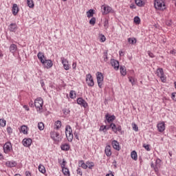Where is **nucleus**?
<instances>
[{
  "instance_id": "obj_40",
  "label": "nucleus",
  "mask_w": 176,
  "mask_h": 176,
  "mask_svg": "<svg viewBox=\"0 0 176 176\" xmlns=\"http://www.w3.org/2000/svg\"><path fill=\"white\" fill-rule=\"evenodd\" d=\"M38 129L40 131H42L45 129V124H43V122H38Z\"/></svg>"
},
{
  "instance_id": "obj_30",
  "label": "nucleus",
  "mask_w": 176,
  "mask_h": 176,
  "mask_svg": "<svg viewBox=\"0 0 176 176\" xmlns=\"http://www.w3.org/2000/svg\"><path fill=\"white\" fill-rule=\"evenodd\" d=\"M120 74L122 75V76H126L127 72L126 70V67L124 66H120Z\"/></svg>"
},
{
  "instance_id": "obj_14",
  "label": "nucleus",
  "mask_w": 176,
  "mask_h": 176,
  "mask_svg": "<svg viewBox=\"0 0 176 176\" xmlns=\"http://www.w3.org/2000/svg\"><path fill=\"white\" fill-rule=\"evenodd\" d=\"M22 142L24 146H26V148H28L31 146V144H32V140H31V138H28V139L25 138L23 140Z\"/></svg>"
},
{
  "instance_id": "obj_44",
  "label": "nucleus",
  "mask_w": 176,
  "mask_h": 176,
  "mask_svg": "<svg viewBox=\"0 0 176 176\" xmlns=\"http://www.w3.org/2000/svg\"><path fill=\"white\" fill-rule=\"evenodd\" d=\"M129 80L131 82L132 86H134V85H135V79H134L133 77H129Z\"/></svg>"
},
{
  "instance_id": "obj_54",
  "label": "nucleus",
  "mask_w": 176,
  "mask_h": 176,
  "mask_svg": "<svg viewBox=\"0 0 176 176\" xmlns=\"http://www.w3.org/2000/svg\"><path fill=\"white\" fill-rule=\"evenodd\" d=\"M105 41H107V38L105 37V36L104 34H101L100 35V41L105 42Z\"/></svg>"
},
{
  "instance_id": "obj_10",
  "label": "nucleus",
  "mask_w": 176,
  "mask_h": 176,
  "mask_svg": "<svg viewBox=\"0 0 176 176\" xmlns=\"http://www.w3.org/2000/svg\"><path fill=\"white\" fill-rule=\"evenodd\" d=\"M101 9L102 14H108L112 12V8L108 5H102Z\"/></svg>"
},
{
  "instance_id": "obj_46",
  "label": "nucleus",
  "mask_w": 176,
  "mask_h": 176,
  "mask_svg": "<svg viewBox=\"0 0 176 176\" xmlns=\"http://www.w3.org/2000/svg\"><path fill=\"white\" fill-rule=\"evenodd\" d=\"M7 133L9 134V135H11L13 133V129H12V127H7Z\"/></svg>"
},
{
  "instance_id": "obj_27",
  "label": "nucleus",
  "mask_w": 176,
  "mask_h": 176,
  "mask_svg": "<svg viewBox=\"0 0 176 176\" xmlns=\"http://www.w3.org/2000/svg\"><path fill=\"white\" fill-rule=\"evenodd\" d=\"M105 127V130H109V129H111L112 131H115V123L111 122L109 125H104Z\"/></svg>"
},
{
  "instance_id": "obj_26",
  "label": "nucleus",
  "mask_w": 176,
  "mask_h": 176,
  "mask_svg": "<svg viewBox=\"0 0 176 176\" xmlns=\"http://www.w3.org/2000/svg\"><path fill=\"white\" fill-rule=\"evenodd\" d=\"M71 146L69 144L65 143L60 145V148L62 151H68L70 149Z\"/></svg>"
},
{
  "instance_id": "obj_3",
  "label": "nucleus",
  "mask_w": 176,
  "mask_h": 176,
  "mask_svg": "<svg viewBox=\"0 0 176 176\" xmlns=\"http://www.w3.org/2000/svg\"><path fill=\"white\" fill-rule=\"evenodd\" d=\"M154 6L157 10H164L166 9V4L163 0H155Z\"/></svg>"
},
{
  "instance_id": "obj_5",
  "label": "nucleus",
  "mask_w": 176,
  "mask_h": 176,
  "mask_svg": "<svg viewBox=\"0 0 176 176\" xmlns=\"http://www.w3.org/2000/svg\"><path fill=\"white\" fill-rule=\"evenodd\" d=\"M96 79L98 87L102 89V82H104V75H102V73L98 72L96 73Z\"/></svg>"
},
{
  "instance_id": "obj_63",
  "label": "nucleus",
  "mask_w": 176,
  "mask_h": 176,
  "mask_svg": "<svg viewBox=\"0 0 176 176\" xmlns=\"http://www.w3.org/2000/svg\"><path fill=\"white\" fill-rule=\"evenodd\" d=\"M25 176H31V173L28 170L25 171Z\"/></svg>"
},
{
  "instance_id": "obj_62",
  "label": "nucleus",
  "mask_w": 176,
  "mask_h": 176,
  "mask_svg": "<svg viewBox=\"0 0 176 176\" xmlns=\"http://www.w3.org/2000/svg\"><path fill=\"white\" fill-rule=\"evenodd\" d=\"M107 52L104 54V60L107 61L108 60V56L107 55Z\"/></svg>"
},
{
  "instance_id": "obj_4",
  "label": "nucleus",
  "mask_w": 176,
  "mask_h": 176,
  "mask_svg": "<svg viewBox=\"0 0 176 176\" xmlns=\"http://www.w3.org/2000/svg\"><path fill=\"white\" fill-rule=\"evenodd\" d=\"M3 151L6 155H9L10 152H13V147L12 146V142H7L3 146Z\"/></svg>"
},
{
  "instance_id": "obj_18",
  "label": "nucleus",
  "mask_w": 176,
  "mask_h": 176,
  "mask_svg": "<svg viewBox=\"0 0 176 176\" xmlns=\"http://www.w3.org/2000/svg\"><path fill=\"white\" fill-rule=\"evenodd\" d=\"M113 133L115 134H118V133H120V134H123V133H124L122 130V126L120 125H118L116 126V124H114V131H113Z\"/></svg>"
},
{
  "instance_id": "obj_45",
  "label": "nucleus",
  "mask_w": 176,
  "mask_h": 176,
  "mask_svg": "<svg viewBox=\"0 0 176 176\" xmlns=\"http://www.w3.org/2000/svg\"><path fill=\"white\" fill-rule=\"evenodd\" d=\"M63 112L64 115H65V116H67V115H69V112H71V111L69 110V109H63Z\"/></svg>"
},
{
  "instance_id": "obj_19",
  "label": "nucleus",
  "mask_w": 176,
  "mask_h": 176,
  "mask_svg": "<svg viewBox=\"0 0 176 176\" xmlns=\"http://www.w3.org/2000/svg\"><path fill=\"white\" fill-rule=\"evenodd\" d=\"M19 10H20V8L17 6V4H16V3L13 4L12 10V14L14 16H17V14L19 13Z\"/></svg>"
},
{
  "instance_id": "obj_1",
  "label": "nucleus",
  "mask_w": 176,
  "mask_h": 176,
  "mask_svg": "<svg viewBox=\"0 0 176 176\" xmlns=\"http://www.w3.org/2000/svg\"><path fill=\"white\" fill-rule=\"evenodd\" d=\"M65 135L67 141L69 142H72L74 140V134H72V128L70 125H67L65 126Z\"/></svg>"
},
{
  "instance_id": "obj_41",
  "label": "nucleus",
  "mask_w": 176,
  "mask_h": 176,
  "mask_svg": "<svg viewBox=\"0 0 176 176\" xmlns=\"http://www.w3.org/2000/svg\"><path fill=\"white\" fill-rule=\"evenodd\" d=\"M109 27V21H108V19H105L104 21V28H105V30H108Z\"/></svg>"
},
{
  "instance_id": "obj_35",
  "label": "nucleus",
  "mask_w": 176,
  "mask_h": 176,
  "mask_svg": "<svg viewBox=\"0 0 176 176\" xmlns=\"http://www.w3.org/2000/svg\"><path fill=\"white\" fill-rule=\"evenodd\" d=\"M93 167H94V162H87V168H89V170H93Z\"/></svg>"
},
{
  "instance_id": "obj_43",
  "label": "nucleus",
  "mask_w": 176,
  "mask_h": 176,
  "mask_svg": "<svg viewBox=\"0 0 176 176\" xmlns=\"http://www.w3.org/2000/svg\"><path fill=\"white\" fill-rule=\"evenodd\" d=\"M134 23H135L136 24H140V23H141V19H140L139 16H135Z\"/></svg>"
},
{
  "instance_id": "obj_8",
  "label": "nucleus",
  "mask_w": 176,
  "mask_h": 176,
  "mask_svg": "<svg viewBox=\"0 0 176 176\" xmlns=\"http://www.w3.org/2000/svg\"><path fill=\"white\" fill-rule=\"evenodd\" d=\"M86 82L89 87H93L94 86V80L91 74H88L86 75Z\"/></svg>"
},
{
  "instance_id": "obj_42",
  "label": "nucleus",
  "mask_w": 176,
  "mask_h": 176,
  "mask_svg": "<svg viewBox=\"0 0 176 176\" xmlns=\"http://www.w3.org/2000/svg\"><path fill=\"white\" fill-rule=\"evenodd\" d=\"M0 126H1V127H5L6 126V120L0 119Z\"/></svg>"
},
{
  "instance_id": "obj_37",
  "label": "nucleus",
  "mask_w": 176,
  "mask_h": 176,
  "mask_svg": "<svg viewBox=\"0 0 176 176\" xmlns=\"http://www.w3.org/2000/svg\"><path fill=\"white\" fill-rule=\"evenodd\" d=\"M27 5L31 9H32V8H34V6H35V4H34L33 0H27Z\"/></svg>"
},
{
  "instance_id": "obj_59",
  "label": "nucleus",
  "mask_w": 176,
  "mask_h": 176,
  "mask_svg": "<svg viewBox=\"0 0 176 176\" xmlns=\"http://www.w3.org/2000/svg\"><path fill=\"white\" fill-rule=\"evenodd\" d=\"M72 68L74 71L76 70V62L72 63Z\"/></svg>"
},
{
  "instance_id": "obj_17",
  "label": "nucleus",
  "mask_w": 176,
  "mask_h": 176,
  "mask_svg": "<svg viewBox=\"0 0 176 176\" xmlns=\"http://www.w3.org/2000/svg\"><path fill=\"white\" fill-rule=\"evenodd\" d=\"M8 30L10 32H16L17 31V24L14 23H12L8 26Z\"/></svg>"
},
{
  "instance_id": "obj_11",
  "label": "nucleus",
  "mask_w": 176,
  "mask_h": 176,
  "mask_svg": "<svg viewBox=\"0 0 176 176\" xmlns=\"http://www.w3.org/2000/svg\"><path fill=\"white\" fill-rule=\"evenodd\" d=\"M77 104L83 108H87V107H89V104H87V102H86L83 98H78L77 99Z\"/></svg>"
},
{
  "instance_id": "obj_31",
  "label": "nucleus",
  "mask_w": 176,
  "mask_h": 176,
  "mask_svg": "<svg viewBox=\"0 0 176 176\" xmlns=\"http://www.w3.org/2000/svg\"><path fill=\"white\" fill-rule=\"evenodd\" d=\"M131 157L133 160H138V155H137V151H133L131 153Z\"/></svg>"
},
{
  "instance_id": "obj_56",
  "label": "nucleus",
  "mask_w": 176,
  "mask_h": 176,
  "mask_svg": "<svg viewBox=\"0 0 176 176\" xmlns=\"http://www.w3.org/2000/svg\"><path fill=\"white\" fill-rule=\"evenodd\" d=\"M105 129H107L105 126H104V125H102V126H100V129H99V131H103V133H105V131H107L106 130H105Z\"/></svg>"
},
{
  "instance_id": "obj_38",
  "label": "nucleus",
  "mask_w": 176,
  "mask_h": 176,
  "mask_svg": "<svg viewBox=\"0 0 176 176\" xmlns=\"http://www.w3.org/2000/svg\"><path fill=\"white\" fill-rule=\"evenodd\" d=\"M38 170L40 171V173H42V174H45V173H46V169L45 168V166L42 164H40L38 166Z\"/></svg>"
},
{
  "instance_id": "obj_16",
  "label": "nucleus",
  "mask_w": 176,
  "mask_h": 176,
  "mask_svg": "<svg viewBox=\"0 0 176 176\" xmlns=\"http://www.w3.org/2000/svg\"><path fill=\"white\" fill-rule=\"evenodd\" d=\"M43 65H45V68H47V69H49L50 68H52L53 67V62L52 61V60H44V63H42Z\"/></svg>"
},
{
  "instance_id": "obj_55",
  "label": "nucleus",
  "mask_w": 176,
  "mask_h": 176,
  "mask_svg": "<svg viewBox=\"0 0 176 176\" xmlns=\"http://www.w3.org/2000/svg\"><path fill=\"white\" fill-rule=\"evenodd\" d=\"M132 127L134 131H138V126H137L135 124H133Z\"/></svg>"
},
{
  "instance_id": "obj_21",
  "label": "nucleus",
  "mask_w": 176,
  "mask_h": 176,
  "mask_svg": "<svg viewBox=\"0 0 176 176\" xmlns=\"http://www.w3.org/2000/svg\"><path fill=\"white\" fill-rule=\"evenodd\" d=\"M6 166L12 168V167H16V166H17V162L16 161H7Z\"/></svg>"
},
{
  "instance_id": "obj_6",
  "label": "nucleus",
  "mask_w": 176,
  "mask_h": 176,
  "mask_svg": "<svg viewBox=\"0 0 176 176\" xmlns=\"http://www.w3.org/2000/svg\"><path fill=\"white\" fill-rule=\"evenodd\" d=\"M60 61H61L63 68H64V69H65V71H69V69H71V65H69V62L68 61V59H67L64 57H61Z\"/></svg>"
},
{
  "instance_id": "obj_9",
  "label": "nucleus",
  "mask_w": 176,
  "mask_h": 176,
  "mask_svg": "<svg viewBox=\"0 0 176 176\" xmlns=\"http://www.w3.org/2000/svg\"><path fill=\"white\" fill-rule=\"evenodd\" d=\"M104 123H113V120L116 119L115 115H111L109 113H107L104 117Z\"/></svg>"
},
{
  "instance_id": "obj_57",
  "label": "nucleus",
  "mask_w": 176,
  "mask_h": 176,
  "mask_svg": "<svg viewBox=\"0 0 176 176\" xmlns=\"http://www.w3.org/2000/svg\"><path fill=\"white\" fill-rule=\"evenodd\" d=\"M29 105L30 107H31V108H34V107H35V102H34V101L30 100V102H29Z\"/></svg>"
},
{
  "instance_id": "obj_29",
  "label": "nucleus",
  "mask_w": 176,
  "mask_h": 176,
  "mask_svg": "<svg viewBox=\"0 0 176 176\" xmlns=\"http://www.w3.org/2000/svg\"><path fill=\"white\" fill-rule=\"evenodd\" d=\"M157 76H164V71H163V68L159 67L157 69Z\"/></svg>"
},
{
  "instance_id": "obj_58",
  "label": "nucleus",
  "mask_w": 176,
  "mask_h": 176,
  "mask_svg": "<svg viewBox=\"0 0 176 176\" xmlns=\"http://www.w3.org/2000/svg\"><path fill=\"white\" fill-rule=\"evenodd\" d=\"M148 54L149 57H151V58H155V55L153 54V53H152L151 52H148Z\"/></svg>"
},
{
  "instance_id": "obj_52",
  "label": "nucleus",
  "mask_w": 176,
  "mask_h": 176,
  "mask_svg": "<svg viewBox=\"0 0 176 176\" xmlns=\"http://www.w3.org/2000/svg\"><path fill=\"white\" fill-rule=\"evenodd\" d=\"M159 78H160L161 81L163 83H166V82L167 81V79L166 78V77L164 76H160Z\"/></svg>"
},
{
  "instance_id": "obj_25",
  "label": "nucleus",
  "mask_w": 176,
  "mask_h": 176,
  "mask_svg": "<svg viewBox=\"0 0 176 176\" xmlns=\"http://www.w3.org/2000/svg\"><path fill=\"white\" fill-rule=\"evenodd\" d=\"M78 166L79 168H84V170H86L87 168V162H86V163H85L84 160H80L78 161Z\"/></svg>"
},
{
  "instance_id": "obj_49",
  "label": "nucleus",
  "mask_w": 176,
  "mask_h": 176,
  "mask_svg": "<svg viewBox=\"0 0 176 176\" xmlns=\"http://www.w3.org/2000/svg\"><path fill=\"white\" fill-rule=\"evenodd\" d=\"M75 91H70L69 92V97L70 98H75Z\"/></svg>"
},
{
  "instance_id": "obj_28",
  "label": "nucleus",
  "mask_w": 176,
  "mask_h": 176,
  "mask_svg": "<svg viewBox=\"0 0 176 176\" xmlns=\"http://www.w3.org/2000/svg\"><path fill=\"white\" fill-rule=\"evenodd\" d=\"M61 126H62V123L60 120H57L56 122H55L54 123V130H60V129H61Z\"/></svg>"
},
{
  "instance_id": "obj_34",
  "label": "nucleus",
  "mask_w": 176,
  "mask_h": 176,
  "mask_svg": "<svg viewBox=\"0 0 176 176\" xmlns=\"http://www.w3.org/2000/svg\"><path fill=\"white\" fill-rule=\"evenodd\" d=\"M20 131H21V133H23V134H28V131L27 126L23 125L21 127Z\"/></svg>"
},
{
  "instance_id": "obj_33",
  "label": "nucleus",
  "mask_w": 176,
  "mask_h": 176,
  "mask_svg": "<svg viewBox=\"0 0 176 176\" xmlns=\"http://www.w3.org/2000/svg\"><path fill=\"white\" fill-rule=\"evenodd\" d=\"M128 42L130 45H135V43H137V38L134 37L129 38Z\"/></svg>"
},
{
  "instance_id": "obj_60",
  "label": "nucleus",
  "mask_w": 176,
  "mask_h": 176,
  "mask_svg": "<svg viewBox=\"0 0 176 176\" xmlns=\"http://www.w3.org/2000/svg\"><path fill=\"white\" fill-rule=\"evenodd\" d=\"M74 137L76 140H79V135L78 134V133L76 131L74 132Z\"/></svg>"
},
{
  "instance_id": "obj_61",
  "label": "nucleus",
  "mask_w": 176,
  "mask_h": 176,
  "mask_svg": "<svg viewBox=\"0 0 176 176\" xmlns=\"http://www.w3.org/2000/svg\"><path fill=\"white\" fill-rule=\"evenodd\" d=\"M166 24L168 25V27H170L172 24L171 21H166Z\"/></svg>"
},
{
  "instance_id": "obj_47",
  "label": "nucleus",
  "mask_w": 176,
  "mask_h": 176,
  "mask_svg": "<svg viewBox=\"0 0 176 176\" xmlns=\"http://www.w3.org/2000/svg\"><path fill=\"white\" fill-rule=\"evenodd\" d=\"M89 24H91V25H94V24H96V17H92L89 20Z\"/></svg>"
},
{
  "instance_id": "obj_20",
  "label": "nucleus",
  "mask_w": 176,
  "mask_h": 176,
  "mask_svg": "<svg viewBox=\"0 0 176 176\" xmlns=\"http://www.w3.org/2000/svg\"><path fill=\"white\" fill-rule=\"evenodd\" d=\"M104 153H105L106 156H107V157H109L110 156L112 155V151L111 150L110 145L106 146L105 149H104Z\"/></svg>"
},
{
  "instance_id": "obj_53",
  "label": "nucleus",
  "mask_w": 176,
  "mask_h": 176,
  "mask_svg": "<svg viewBox=\"0 0 176 176\" xmlns=\"http://www.w3.org/2000/svg\"><path fill=\"white\" fill-rule=\"evenodd\" d=\"M171 98L173 101L176 102V92H173L171 94Z\"/></svg>"
},
{
  "instance_id": "obj_51",
  "label": "nucleus",
  "mask_w": 176,
  "mask_h": 176,
  "mask_svg": "<svg viewBox=\"0 0 176 176\" xmlns=\"http://www.w3.org/2000/svg\"><path fill=\"white\" fill-rule=\"evenodd\" d=\"M65 164H67V161L63 159L62 163L60 164L61 168H65Z\"/></svg>"
},
{
  "instance_id": "obj_22",
  "label": "nucleus",
  "mask_w": 176,
  "mask_h": 176,
  "mask_svg": "<svg viewBox=\"0 0 176 176\" xmlns=\"http://www.w3.org/2000/svg\"><path fill=\"white\" fill-rule=\"evenodd\" d=\"M111 145H112L113 149H116V151H120V146H119L118 141L113 140L111 142Z\"/></svg>"
},
{
  "instance_id": "obj_50",
  "label": "nucleus",
  "mask_w": 176,
  "mask_h": 176,
  "mask_svg": "<svg viewBox=\"0 0 176 176\" xmlns=\"http://www.w3.org/2000/svg\"><path fill=\"white\" fill-rule=\"evenodd\" d=\"M151 146L149 144H143V147L146 149V151H148L149 152V151H151Z\"/></svg>"
},
{
  "instance_id": "obj_12",
  "label": "nucleus",
  "mask_w": 176,
  "mask_h": 176,
  "mask_svg": "<svg viewBox=\"0 0 176 176\" xmlns=\"http://www.w3.org/2000/svg\"><path fill=\"white\" fill-rule=\"evenodd\" d=\"M157 129L160 133H163L166 130V124L164 122H159L157 124Z\"/></svg>"
},
{
  "instance_id": "obj_24",
  "label": "nucleus",
  "mask_w": 176,
  "mask_h": 176,
  "mask_svg": "<svg viewBox=\"0 0 176 176\" xmlns=\"http://www.w3.org/2000/svg\"><path fill=\"white\" fill-rule=\"evenodd\" d=\"M37 57L38 60H40L41 64H45V60L43 59L45 58V54H43L41 52H39L37 54Z\"/></svg>"
},
{
  "instance_id": "obj_32",
  "label": "nucleus",
  "mask_w": 176,
  "mask_h": 176,
  "mask_svg": "<svg viewBox=\"0 0 176 176\" xmlns=\"http://www.w3.org/2000/svg\"><path fill=\"white\" fill-rule=\"evenodd\" d=\"M62 172L65 176H71V174L69 173V169H68V168H62Z\"/></svg>"
},
{
  "instance_id": "obj_15",
  "label": "nucleus",
  "mask_w": 176,
  "mask_h": 176,
  "mask_svg": "<svg viewBox=\"0 0 176 176\" xmlns=\"http://www.w3.org/2000/svg\"><path fill=\"white\" fill-rule=\"evenodd\" d=\"M162 166V160L157 158L155 160V165L154 166V171L157 172Z\"/></svg>"
},
{
  "instance_id": "obj_64",
  "label": "nucleus",
  "mask_w": 176,
  "mask_h": 176,
  "mask_svg": "<svg viewBox=\"0 0 176 176\" xmlns=\"http://www.w3.org/2000/svg\"><path fill=\"white\" fill-rule=\"evenodd\" d=\"M130 8H131V9H135V5H134V4H131Z\"/></svg>"
},
{
  "instance_id": "obj_2",
  "label": "nucleus",
  "mask_w": 176,
  "mask_h": 176,
  "mask_svg": "<svg viewBox=\"0 0 176 176\" xmlns=\"http://www.w3.org/2000/svg\"><path fill=\"white\" fill-rule=\"evenodd\" d=\"M34 107L37 112H41L43 109V99L42 98H37L34 100Z\"/></svg>"
},
{
  "instance_id": "obj_39",
  "label": "nucleus",
  "mask_w": 176,
  "mask_h": 176,
  "mask_svg": "<svg viewBox=\"0 0 176 176\" xmlns=\"http://www.w3.org/2000/svg\"><path fill=\"white\" fill-rule=\"evenodd\" d=\"M94 15V10H89L88 12H87V16L90 19V17H93Z\"/></svg>"
},
{
  "instance_id": "obj_7",
  "label": "nucleus",
  "mask_w": 176,
  "mask_h": 176,
  "mask_svg": "<svg viewBox=\"0 0 176 176\" xmlns=\"http://www.w3.org/2000/svg\"><path fill=\"white\" fill-rule=\"evenodd\" d=\"M50 136L54 141H57L58 142L62 140L61 136H60V133L57 131H52L50 133Z\"/></svg>"
},
{
  "instance_id": "obj_23",
  "label": "nucleus",
  "mask_w": 176,
  "mask_h": 176,
  "mask_svg": "<svg viewBox=\"0 0 176 176\" xmlns=\"http://www.w3.org/2000/svg\"><path fill=\"white\" fill-rule=\"evenodd\" d=\"M9 50L10 53L14 54L16 52H17V45L16 44H11L9 47Z\"/></svg>"
},
{
  "instance_id": "obj_36",
  "label": "nucleus",
  "mask_w": 176,
  "mask_h": 176,
  "mask_svg": "<svg viewBox=\"0 0 176 176\" xmlns=\"http://www.w3.org/2000/svg\"><path fill=\"white\" fill-rule=\"evenodd\" d=\"M135 3L137 5V6L142 7L145 5V3L142 0H135Z\"/></svg>"
},
{
  "instance_id": "obj_13",
  "label": "nucleus",
  "mask_w": 176,
  "mask_h": 176,
  "mask_svg": "<svg viewBox=\"0 0 176 176\" xmlns=\"http://www.w3.org/2000/svg\"><path fill=\"white\" fill-rule=\"evenodd\" d=\"M110 64L112 67H113L116 71L119 70V61L115 59H111L110 61Z\"/></svg>"
},
{
  "instance_id": "obj_48",
  "label": "nucleus",
  "mask_w": 176,
  "mask_h": 176,
  "mask_svg": "<svg viewBox=\"0 0 176 176\" xmlns=\"http://www.w3.org/2000/svg\"><path fill=\"white\" fill-rule=\"evenodd\" d=\"M76 173H77L78 175L82 176L83 175V173L82 172V168H80L79 167L77 168Z\"/></svg>"
}]
</instances>
